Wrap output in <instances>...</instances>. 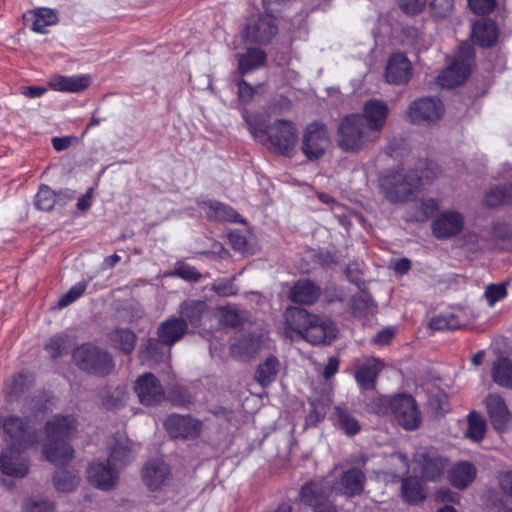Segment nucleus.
Here are the masks:
<instances>
[{
	"label": "nucleus",
	"instance_id": "nucleus-21",
	"mask_svg": "<svg viewBox=\"0 0 512 512\" xmlns=\"http://www.w3.org/2000/svg\"><path fill=\"white\" fill-rule=\"evenodd\" d=\"M332 492H326L324 484L315 480L301 489V500L312 506L314 512H338L337 508L327 499Z\"/></svg>",
	"mask_w": 512,
	"mask_h": 512
},
{
	"label": "nucleus",
	"instance_id": "nucleus-43",
	"mask_svg": "<svg viewBox=\"0 0 512 512\" xmlns=\"http://www.w3.org/2000/svg\"><path fill=\"white\" fill-rule=\"evenodd\" d=\"M113 346L124 353H130L135 347V334L128 329H119L110 336Z\"/></svg>",
	"mask_w": 512,
	"mask_h": 512
},
{
	"label": "nucleus",
	"instance_id": "nucleus-58",
	"mask_svg": "<svg viewBox=\"0 0 512 512\" xmlns=\"http://www.w3.org/2000/svg\"><path fill=\"white\" fill-rule=\"evenodd\" d=\"M53 503L47 500H28L25 503V512H53Z\"/></svg>",
	"mask_w": 512,
	"mask_h": 512
},
{
	"label": "nucleus",
	"instance_id": "nucleus-27",
	"mask_svg": "<svg viewBox=\"0 0 512 512\" xmlns=\"http://www.w3.org/2000/svg\"><path fill=\"white\" fill-rule=\"evenodd\" d=\"M24 18L31 21V29L40 34L47 33V27L56 25L59 21L57 10L46 7L28 11Z\"/></svg>",
	"mask_w": 512,
	"mask_h": 512
},
{
	"label": "nucleus",
	"instance_id": "nucleus-8",
	"mask_svg": "<svg viewBox=\"0 0 512 512\" xmlns=\"http://www.w3.org/2000/svg\"><path fill=\"white\" fill-rule=\"evenodd\" d=\"M73 361L79 369L100 376L109 374L113 369L109 354L91 344L78 347L73 353Z\"/></svg>",
	"mask_w": 512,
	"mask_h": 512
},
{
	"label": "nucleus",
	"instance_id": "nucleus-46",
	"mask_svg": "<svg viewBox=\"0 0 512 512\" xmlns=\"http://www.w3.org/2000/svg\"><path fill=\"white\" fill-rule=\"evenodd\" d=\"M54 486L57 491L71 492L79 484V476L70 471L57 472L53 477Z\"/></svg>",
	"mask_w": 512,
	"mask_h": 512
},
{
	"label": "nucleus",
	"instance_id": "nucleus-52",
	"mask_svg": "<svg viewBox=\"0 0 512 512\" xmlns=\"http://www.w3.org/2000/svg\"><path fill=\"white\" fill-rule=\"evenodd\" d=\"M509 201V196L503 187H495L490 189L484 197L485 205L496 207Z\"/></svg>",
	"mask_w": 512,
	"mask_h": 512
},
{
	"label": "nucleus",
	"instance_id": "nucleus-54",
	"mask_svg": "<svg viewBox=\"0 0 512 512\" xmlns=\"http://www.w3.org/2000/svg\"><path fill=\"white\" fill-rule=\"evenodd\" d=\"M211 289L223 297L233 296L238 292V289L233 283V280L215 282L212 284Z\"/></svg>",
	"mask_w": 512,
	"mask_h": 512
},
{
	"label": "nucleus",
	"instance_id": "nucleus-62",
	"mask_svg": "<svg viewBox=\"0 0 512 512\" xmlns=\"http://www.w3.org/2000/svg\"><path fill=\"white\" fill-rule=\"evenodd\" d=\"M237 86L239 99L244 103L250 102L254 96L255 89L244 80L238 81Z\"/></svg>",
	"mask_w": 512,
	"mask_h": 512
},
{
	"label": "nucleus",
	"instance_id": "nucleus-9",
	"mask_svg": "<svg viewBox=\"0 0 512 512\" xmlns=\"http://www.w3.org/2000/svg\"><path fill=\"white\" fill-rule=\"evenodd\" d=\"M442 102L436 97H423L412 102L407 110L408 119L414 124L430 125L441 119Z\"/></svg>",
	"mask_w": 512,
	"mask_h": 512
},
{
	"label": "nucleus",
	"instance_id": "nucleus-12",
	"mask_svg": "<svg viewBox=\"0 0 512 512\" xmlns=\"http://www.w3.org/2000/svg\"><path fill=\"white\" fill-rule=\"evenodd\" d=\"M465 226L464 215L454 209L439 212L431 224L433 235L437 239H449L460 234Z\"/></svg>",
	"mask_w": 512,
	"mask_h": 512
},
{
	"label": "nucleus",
	"instance_id": "nucleus-37",
	"mask_svg": "<svg viewBox=\"0 0 512 512\" xmlns=\"http://www.w3.org/2000/svg\"><path fill=\"white\" fill-rule=\"evenodd\" d=\"M401 494L410 504H417L425 498L422 484L416 477H406L402 480Z\"/></svg>",
	"mask_w": 512,
	"mask_h": 512
},
{
	"label": "nucleus",
	"instance_id": "nucleus-4",
	"mask_svg": "<svg viewBox=\"0 0 512 512\" xmlns=\"http://www.w3.org/2000/svg\"><path fill=\"white\" fill-rule=\"evenodd\" d=\"M377 139L370 132L363 121L360 113H353L343 117L337 127L336 145L350 154H356Z\"/></svg>",
	"mask_w": 512,
	"mask_h": 512
},
{
	"label": "nucleus",
	"instance_id": "nucleus-49",
	"mask_svg": "<svg viewBox=\"0 0 512 512\" xmlns=\"http://www.w3.org/2000/svg\"><path fill=\"white\" fill-rule=\"evenodd\" d=\"M70 340L67 335H56L46 344L45 349L51 357L56 358L68 351Z\"/></svg>",
	"mask_w": 512,
	"mask_h": 512
},
{
	"label": "nucleus",
	"instance_id": "nucleus-59",
	"mask_svg": "<svg viewBox=\"0 0 512 512\" xmlns=\"http://www.w3.org/2000/svg\"><path fill=\"white\" fill-rule=\"evenodd\" d=\"M399 6L408 15H415L420 13L425 5L426 0H398Z\"/></svg>",
	"mask_w": 512,
	"mask_h": 512
},
{
	"label": "nucleus",
	"instance_id": "nucleus-6",
	"mask_svg": "<svg viewBox=\"0 0 512 512\" xmlns=\"http://www.w3.org/2000/svg\"><path fill=\"white\" fill-rule=\"evenodd\" d=\"M473 57L474 52L471 45L461 44L453 63L437 77L438 84L443 88L462 84L471 72Z\"/></svg>",
	"mask_w": 512,
	"mask_h": 512
},
{
	"label": "nucleus",
	"instance_id": "nucleus-7",
	"mask_svg": "<svg viewBox=\"0 0 512 512\" xmlns=\"http://www.w3.org/2000/svg\"><path fill=\"white\" fill-rule=\"evenodd\" d=\"M331 145L328 128L321 122L308 124L302 133L301 151L308 161L322 158Z\"/></svg>",
	"mask_w": 512,
	"mask_h": 512
},
{
	"label": "nucleus",
	"instance_id": "nucleus-14",
	"mask_svg": "<svg viewBox=\"0 0 512 512\" xmlns=\"http://www.w3.org/2000/svg\"><path fill=\"white\" fill-rule=\"evenodd\" d=\"M6 444L28 449L36 442L35 434L28 423L18 416H9L3 423Z\"/></svg>",
	"mask_w": 512,
	"mask_h": 512
},
{
	"label": "nucleus",
	"instance_id": "nucleus-3",
	"mask_svg": "<svg viewBox=\"0 0 512 512\" xmlns=\"http://www.w3.org/2000/svg\"><path fill=\"white\" fill-rule=\"evenodd\" d=\"M246 121L256 139L262 140V138L267 136L270 149L274 152L284 156H292L294 154L298 135L291 121L278 119L269 126L265 124L264 119L258 116L247 117Z\"/></svg>",
	"mask_w": 512,
	"mask_h": 512
},
{
	"label": "nucleus",
	"instance_id": "nucleus-36",
	"mask_svg": "<svg viewBox=\"0 0 512 512\" xmlns=\"http://www.w3.org/2000/svg\"><path fill=\"white\" fill-rule=\"evenodd\" d=\"M279 371V361L275 356H269L259 364L255 373V379L261 386L271 384Z\"/></svg>",
	"mask_w": 512,
	"mask_h": 512
},
{
	"label": "nucleus",
	"instance_id": "nucleus-1",
	"mask_svg": "<svg viewBox=\"0 0 512 512\" xmlns=\"http://www.w3.org/2000/svg\"><path fill=\"white\" fill-rule=\"evenodd\" d=\"M417 171H408L400 168L388 172L380 180V189L385 198L391 203L409 201L424 185L429 183L435 176L433 169L426 163H421Z\"/></svg>",
	"mask_w": 512,
	"mask_h": 512
},
{
	"label": "nucleus",
	"instance_id": "nucleus-18",
	"mask_svg": "<svg viewBox=\"0 0 512 512\" xmlns=\"http://www.w3.org/2000/svg\"><path fill=\"white\" fill-rule=\"evenodd\" d=\"M134 390L140 403L146 406L157 405L165 398L163 386L151 373L139 376L136 380Z\"/></svg>",
	"mask_w": 512,
	"mask_h": 512
},
{
	"label": "nucleus",
	"instance_id": "nucleus-45",
	"mask_svg": "<svg viewBox=\"0 0 512 512\" xmlns=\"http://www.w3.org/2000/svg\"><path fill=\"white\" fill-rule=\"evenodd\" d=\"M486 430L485 420L476 412L468 416V427L465 435L472 441L478 442L483 439Z\"/></svg>",
	"mask_w": 512,
	"mask_h": 512
},
{
	"label": "nucleus",
	"instance_id": "nucleus-26",
	"mask_svg": "<svg viewBox=\"0 0 512 512\" xmlns=\"http://www.w3.org/2000/svg\"><path fill=\"white\" fill-rule=\"evenodd\" d=\"M485 403L493 427L499 432L506 430L511 416L504 400L499 395L489 394Z\"/></svg>",
	"mask_w": 512,
	"mask_h": 512
},
{
	"label": "nucleus",
	"instance_id": "nucleus-64",
	"mask_svg": "<svg viewBox=\"0 0 512 512\" xmlns=\"http://www.w3.org/2000/svg\"><path fill=\"white\" fill-rule=\"evenodd\" d=\"M499 484L502 491L512 498V470L500 476Z\"/></svg>",
	"mask_w": 512,
	"mask_h": 512
},
{
	"label": "nucleus",
	"instance_id": "nucleus-29",
	"mask_svg": "<svg viewBox=\"0 0 512 512\" xmlns=\"http://www.w3.org/2000/svg\"><path fill=\"white\" fill-rule=\"evenodd\" d=\"M383 368V363L376 358H370L360 364L355 371V379L363 390L373 389L379 373Z\"/></svg>",
	"mask_w": 512,
	"mask_h": 512
},
{
	"label": "nucleus",
	"instance_id": "nucleus-2",
	"mask_svg": "<svg viewBox=\"0 0 512 512\" xmlns=\"http://www.w3.org/2000/svg\"><path fill=\"white\" fill-rule=\"evenodd\" d=\"M76 427V419L70 415H58L47 422L43 454L49 462L61 465L72 459L73 449L66 442V439L75 434Z\"/></svg>",
	"mask_w": 512,
	"mask_h": 512
},
{
	"label": "nucleus",
	"instance_id": "nucleus-28",
	"mask_svg": "<svg viewBox=\"0 0 512 512\" xmlns=\"http://www.w3.org/2000/svg\"><path fill=\"white\" fill-rule=\"evenodd\" d=\"M90 83L88 75H55L50 79L49 86L55 91L79 93L87 89Z\"/></svg>",
	"mask_w": 512,
	"mask_h": 512
},
{
	"label": "nucleus",
	"instance_id": "nucleus-55",
	"mask_svg": "<svg viewBox=\"0 0 512 512\" xmlns=\"http://www.w3.org/2000/svg\"><path fill=\"white\" fill-rule=\"evenodd\" d=\"M453 5V0H432L431 9L435 16L444 18L451 13Z\"/></svg>",
	"mask_w": 512,
	"mask_h": 512
},
{
	"label": "nucleus",
	"instance_id": "nucleus-30",
	"mask_svg": "<svg viewBox=\"0 0 512 512\" xmlns=\"http://www.w3.org/2000/svg\"><path fill=\"white\" fill-rule=\"evenodd\" d=\"M321 294L320 287L308 279L298 280L290 289L289 298L296 303L311 305Z\"/></svg>",
	"mask_w": 512,
	"mask_h": 512
},
{
	"label": "nucleus",
	"instance_id": "nucleus-40",
	"mask_svg": "<svg viewBox=\"0 0 512 512\" xmlns=\"http://www.w3.org/2000/svg\"><path fill=\"white\" fill-rule=\"evenodd\" d=\"M30 383L29 377L25 374L14 375L8 379L3 388V392L7 401L16 400L28 387Z\"/></svg>",
	"mask_w": 512,
	"mask_h": 512
},
{
	"label": "nucleus",
	"instance_id": "nucleus-33",
	"mask_svg": "<svg viewBox=\"0 0 512 512\" xmlns=\"http://www.w3.org/2000/svg\"><path fill=\"white\" fill-rule=\"evenodd\" d=\"M498 36L496 24L490 19H482L472 26V38L482 47L492 46Z\"/></svg>",
	"mask_w": 512,
	"mask_h": 512
},
{
	"label": "nucleus",
	"instance_id": "nucleus-42",
	"mask_svg": "<svg viewBox=\"0 0 512 512\" xmlns=\"http://www.w3.org/2000/svg\"><path fill=\"white\" fill-rule=\"evenodd\" d=\"M206 310V304L203 301L189 300L181 305V319H187L192 325L196 326Z\"/></svg>",
	"mask_w": 512,
	"mask_h": 512
},
{
	"label": "nucleus",
	"instance_id": "nucleus-22",
	"mask_svg": "<svg viewBox=\"0 0 512 512\" xmlns=\"http://www.w3.org/2000/svg\"><path fill=\"white\" fill-rule=\"evenodd\" d=\"M388 113L389 109L387 104L378 99H370L363 106L361 116L363 117L365 126L372 132L377 140L385 126Z\"/></svg>",
	"mask_w": 512,
	"mask_h": 512
},
{
	"label": "nucleus",
	"instance_id": "nucleus-15",
	"mask_svg": "<svg viewBox=\"0 0 512 512\" xmlns=\"http://www.w3.org/2000/svg\"><path fill=\"white\" fill-rule=\"evenodd\" d=\"M277 30L273 16L262 14L250 19L243 32V37L247 42L267 43L276 35Z\"/></svg>",
	"mask_w": 512,
	"mask_h": 512
},
{
	"label": "nucleus",
	"instance_id": "nucleus-57",
	"mask_svg": "<svg viewBox=\"0 0 512 512\" xmlns=\"http://www.w3.org/2000/svg\"><path fill=\"white\" fill-rule=\"evenodd\" d=\"M352 309L355 314L373 311V303L367 295H358L352 299Z\"/></svg>",
	"mask_w": 512,
	"mask_h": 512
},
{
	"label": "nucleus",
	"instance_id": "nucleus-35",
	"mask_svg": "<svg viewBox=\"0 0 512 512\" xmlns=\"http://www.w3.org/2000/svg\"><path fill=\"white\" fill-rule=\"evenodd\" d=\"M198 205L209 218H213L220 221H237V212L220 202L211 200L198 201Z\"/></svg>",
	"mask_w": 512,
	"mask_h": 512
},
{
	"label": "nucleus",
	"instance_id": "nucleus-16",
	"mask_svg": "<svg viewBox=\"0 0 512 512\" xmlns=\"http://www.w3.org/2000/svg\"><path fill=\"white\" fill-rule=\"evenodd\" d=\"M120 470L107 460H95L90 463L87 474L89 482L98 489H113L119 480Z\"/></svg>",
	"mask_w": 512,
	"mask_h": 512
},
{
	"label": "nucleus",
	"instance_id": "nucleus-5",
	"mask_svg": "<svg viewBox=\"0 0 512 512\" xmlns=\"http://www.w3.org/2000/svg\"><path fill=\"white\" fill-rule=\"evenodd\" d=\"M413 471L422 481H438L447 469L448 459L433 447H420L412 460Z\"/></svg>",
	"mask_w": 512,
	"mask_h": 512
},
{
	"label": "nucleus",
	"instance_id": "nucleus-34",
	"mask_svg": "<svg viewBox=\"0 0 512 512\" xmlns=\"http://www.w3.org/2000/svg\"><path fill=\"white\" fill-rule=\"evenodd\" d=\"M261 348V341L258 336L241 337L235 340L230 347L232 357L238 360H249Z\"/></svg>",
	"mask_w": 512,
	"mask_h": 512
},
{
	"label": "nucleus",
	"instance_id": "nucleus-56",
	"mask_svg": "<svg viewBox=\"0 0 512 512\" xmlns=\"http://www.w3.org/2000/svg\"><path fill=\"white\" fill-rule=\"evenodd\" d=\"M470 9L475 14H488L496 6V0H468Z\"/></svg>",
	"mask_w": 512,
	"mask_h": 512
},
{
	"label": "nucleus",
	"instance_id": "nucleus-20",
	"mask_svg": "<svg viewBox=\"0 0 512 512\" xmlns=\"http://www.w3.org/2000/svg\"><path fill=\"white\" fill-rule=\"evenodd\" d=\"M315 321V315L299 307H288L284 312V331L285 334L294 339L300 337L303 339L309 325Z\"/></svg>",
	"mask_w": 512,
	"mask_h": 512
},
{
	"label": "nucleus",
	"instance_id": "nucleus-25",
	"mask_svg": "<svg viewBox=\"0 0 512 512\" xmlns=\"http://www.w3.org/2000/svg\"><path fill=\"white\" fill-rule=\"evenodd\" d=\"M387 82L399 85L407 83L412 76V65L409 59L401 54L390 57L386 67Z\"/></svg>",
	"mask_w": 512,
	"mask_h": 512
},
{
	"label": "nucleus",
	"instance_id": "nucleus-31",
	"mask_svg": "<svg viewBox=\"0 0 512 512\" xmlns=\"http://www.w3.org/2000/svg\"><path fill=\"white\" fill-rule=\"evenodd\" d=\"M476 475L477 469L472 463L461 461L450 469L448 477L454 487L463 490L475 480Z\"/></svg>",
	"mask_w": 512,
	"mask_h": 512
},
{
	"label": "nucleus",
	"instance_id": "nucleus-50",
	"mask_svg": "<svg viewBox=\"0 0 512 512\" xmlns=\"http://www.w3.org/2000/svg\"><path fill=\"white\" fill-rule=\"evenodd\" d=\"M86 283L79 282L72 286L57 302V307L63 309L79 299L86 290Z\"/></svg>",
	"mask_w": 512,
	"mask_h": 512
},
{
	"label": "nucleus",
	"instance_id": "nucleus-13",
	"mask_svg": "<svg viewBox=\"0 0 512 512\" xmlns=\"http://www.w3.org/2000/svg\"><path fill=\"white\" fill-rule=\"evenodd\" d=\"M392 413L398 424L406 430L417 429L421 423V414L415 400L409 395H399L392 399Z\"/></svg>",
	"mask_w": 512,
	"mask_h": 512
},
{
	"label": "nucleus",
	"instance_id": "nucleus-17",
	"mask_svg": "<svg viewBox=\"0 0 512 512\" xmlns=\"http://www.w3.org/2000/svg\"><path fill=\"white\" fill-rule=\"evenodd\" d=\"M107 451L108 464L114 465L120 471L135 458L134 444L125 435H117L109 439Z\"/></svg>",
	"mask_w": 512,
	"mask_h": 512
},
{
	"label": "nucleus",
	"instance_id": "nucleus-23",
	"mask_svg": "<svg viewBox=\"0 0 512 512\" xmlns=\"http://www.w3.org/2000/svg\"><path fill=\"white\" fill-rule=\"evenodd\" d=\"M170 476V468L159 459L148 461L142 469L143 482L151 491L160 490L168 485Z\"/></svg>",
	"mask_w": 512,
	"mask_h": 512
},
{
	"label": "nucleus",
	"instance_id": "nucleus-51",
	"mask_svg": "<svg viewBox=\"0 0 512 512\" xmlns=\"http://www.w3.org/2000/svg\"><path fill=\"white\" fill-rule=\"evenodd\" d=\"M507 296V289L504 283L489 284L485 288L484 297L490 307Z\"/></svg>",
	"mask_w": 512,
	"mask_h": 512
},
{
	"label": "nucleus",
	"instance_id": "nucleus-38",
	"mask_svg": "<svg viewBox=\"0 0 512 512\" xmlns=\"http://www.w3.org/2000/svg\"><path fill=\"white\" fill-rule=\"evenodd\" d=\"M492 377L498 385L512 389V362L504 357L497 359L492 368Z\"/></svg>",
	"mask_w": 512,
	"mask_h": 512
},
{
	"label": "nucleus",
	"instance_id": "nucleus-60",
	"mask_svg": "<svg viewBox=\"0 0 512 512\" xmlns=\"http://www.w3.org/2000/svg\"><path fill=\"white\" fill-rule=\"evenodd\" d=\"M326 408L321 403L312 402L311 403V411L307 416V423L310 425H315L324 419L326 415Z\"/></svg>",
	"mask_w": 512,
	"mask_h": 512
},
{
	"label": "nucleus",
	"instance_id": "nucleus-53",
	"mask_svg": "<svg viewBox=\"0 0 512 512\" xmlns=\"http://www.w3.org/2000/svg\"><path fill=\"white\" fill-rule=\"evenodd\" d=\"M389 463L395 466L392 471L395 476L401 477L408 473L409 460L405 454L401 452L391 454L389 457Z\"/></svg>",
	"mask_w": 512,
	"mask_h": 512
},
{
	"label": "nucleus",
	"instance_id": "nucleus-11",
	"mask_svg": "<svg viewBox=\"0 0 512 512\" xmlns=\"http://www.w3.org/2000/svg\"><path fill=\"white\" fill-rule=\"evenodd\" d=\"M316 481L324 484L326 492H335L336 494L354 497L363 492L366 477L360 469L351 468L343 472L339 481H328L326 479Z\"/></svg>",
	"mask_w": 512,
	"mask_h": 512
},
{
	"label": "nucleus",
	"instance_id": "nucleus-32",
	"mask_svg": "<svg viewBox=\"0 0 512 512\" xmlns=\"http://www.w3.org/2000/svg\"><path fill=\"white\" fill-rule=\"evenodd\" d=\"M186 331L187 323L184 319L166 320L158 328L159 341L165 345H173L182 338Z\"/></svg>",
	"mask_w": 512,
	"mask_h": 512
},
{
	"label": "nucleus",
	"instance_id": "nucleus-63",
	"mask_svg": "<svg viewBox=\"0 0 512 512\" xmlns=\"http://www.w3.org/2000/svg\"><path fill=\"white\" fill-rule=\"evenodd\" d=\"M176 273L186 280L197 281L200 279V273L194 267L188 265H179L176 268Z\"/></svg>",
	"mask_w": 512,
	"mask_h": 512
},
{
	"label": "nucleus",
	"instance_id": "nucleus-47",
	"mask_svg": "<svg viewBox=\"0 0 512 512\" xmlns=\"http://www.w3.org/2000/svg\"><path fill=\"white\" fill-rule=\"evenodd\" d=\"M433 330H454L461 327V323L453 313H443L433 317L429 322Z\"/></svg>",
	"mask_w": 512,
	"mask_h": 512
},
{
	"label": "nucleus",
	"instance_id": "nucleus-48",
	"mask_svg": "<svg viewBox=\"0 0 512 512\" xmlns=\"http://www.w3.org/2000/svg\"><path fill=\"white\" fill-rule=\"evenodd\" d=\"M56 202L54 191L47 185H41L36 197L35 206L42 211H50Z\"/></svg>",
	"mask_w": 512,
	"mask_h": 512
},
{
	"label": "nucleus",
	"instance_id": "nucleus-41",
	"mask_svg": "<svg viewBox=\"0 0 512 512\" xmlns=\"http://www.w3.org/2000/svg\"><path fill=\"white\" fill-rule=\"evenodd\" d=\"M439 207L440 202L438 199L432 197L423 198L418 207L408 215V219L411 221L424 222L430 218Z\"/></svg>",
	"mask_w": 512,
	"mask_h": 512
},
{
	"label": "nucleus",
	"instance_id": "nucleus-19",
	"mask_svg": "<svg viewBox=\"0 0 512 512\" xmlns=\"http://www.w3.org/2000/svg\"><path fill=\"white\" fill-rule=\"evenodd\" d=\"M165 428L173 438L193 439L200 435L202 423L190 415L174 414L166 419Z\"/></svg>",
	"mask_w": 512,
	"mask_h": 512
},
{
	"label": "nucleus",
	"instance_id": "nucleus-39",
	"mask_svg": "<svg viewBox=\"0 0 512 512\" xmlns=\"http://www.w3.org/2000/svg\"><path fill=\"white\" fill-rule=\"evenodd\" d=\"M266 60L265 53L260 49H249L245 54L239 55L238 70L240 74L261 67Z\"/></svg>",
	"mask_w": 512,
	"mask_h": 512
},
{
	"label": "nucleus",
	"instance_id": "nucleus-61",
	"mask_svg": "<svg viewBox=\"0 0 512 512\" xmlns=\"http://www.w3.org/2000/svg\"><path fill=\"white\" fill-rule=\"evenodd\" d=\"M127 393L124 388L116 389L113 395L103 401V405L108 409L119 407L126 399Z\"/></svg>",
	"mask_w": 512,
	"mask_h": 512
},
{
	"label": "nucleus",
	"instance_id": "nucleus-24",
	"mask_svg": "<svg viewBox=\"0 0 512 512\" xmlns=\"http://www.w3.org/2000/svg\"><path fill=\"white\" fill-rule=\"evenodd\" d=\"M303 339L313 345L330 343L336 338L337 328L333 321L315 315Z\"/></svg>",
	"mask_w": 512,
	"mask_h": 512
},
{
	"label": "nucleus",
	"instance_id": "nucleus-10",
	"mask_svg": "<svg viewBox=\"0 0 512 512\" xmlns=\"http://www.w3.org/2000/svg\"><path fill=\"white\" fill-rule=\"evenodd\" d=\"M26 449L6 444L0 454V471L6 476L24 478L29 473L30 461Z\"/></svg>",
	"mask_w": 512,
	"mask_h": 512
},
{
	"label": "nucleus",
	"instance_id": "nucleus-44",
	"mask_svg": "<svg viewBox=\"0 0 512 512\" xmlns=\"http://www.w3.org/2000/svg\"><path fill=\"white\" fill-rule=\"evenodd\" d=\"M334 416L338 425L345 433L354 435L359 432L360 425L358 421L346 409L340 406L335 407Z\"/></svg>",
	"mask_w": 512,
	"mask_h": 512
}]
</instances>
